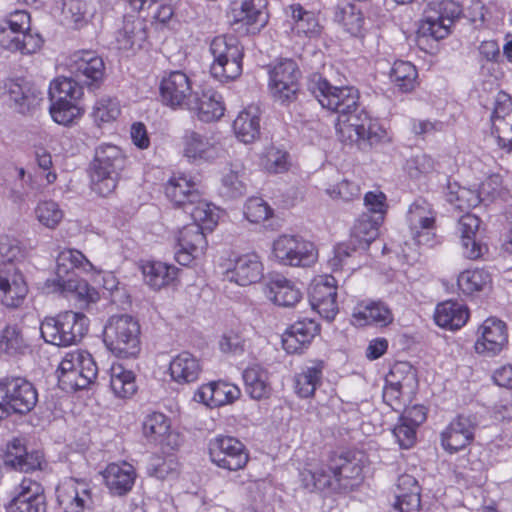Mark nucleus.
<instances>
[{
	"label": "nucleus",
	"mask_w": 512,
	"mask_h": 512,
	"mask_svg": "<svg viewBox=\"0 0 512 512\" xmlns=\"http://www.w3.org/2000/svg\"><path fill=\"white\" fill-rule=\"evenodd\" d=\"M88 318L79 312L65 311L41 322L40 332L46 343L70 346L78 343L88 331Z\"/></svg>",
	"instance_id": "obj_3"
},
{
	"label": "nucleus",
	"mask_w": 512,
	"mask_h": 512,
	"mask_svg": "<svg viewBox=\"0 0 512 512\" xmlns=\"http://www.w3.org/2000/svg\"><path fill=\"white\" fill-rule=\"evenodd\" d=\"M42 454L39 451L28 453L19 439H14L7 448L5 463L20 472H31L41 468Z\"/></svg>",
	"instance_id": "obj_32"
},
{
	"label": "nucleus",
	"mask_w": 512,
	"mask_h": 512,
	"mask_svg": "<svg viewBox=\"0 0 512 512\" xmlns=\"http://www.w3.org/2000/svg\"><path fill=\"white\" fill-rule=\"evenodd\" d=\"M458 287L465 294L484 290L491 283V275L484 269L466 270L458 277Z\"/></svg>",
	"instance_id": "obj_55"
},
{
	"label": "nucleus",
	"mask_w": 512,
	"mask_h": 512,
	"mask_svg": "<svg viewBox=\"0 0 512 512\" xmlns=\"http://www.w3.org/2000/svg\"><path fill=\"white\" fill-rule=\"evenodd\" d=\"M381 220L371 219L368 215H363L353 227L351 243L358 245L359 249L365 250L372 241L378 236V225Z\"/></svg>",
	"instance_id": "obj_53"
},
{
	"label": "nucleus",
	"mask_w": 512,
	"mask_h": 512,
	"mask_svg": "<svg viewBox=\"0 0 512 512\" xmlns=\"http://www.w3.org/2000/svg\"><path fill=\"white\" fill-rule=\"evenodd\" d=\"M213 56L211 75L221 82L234 80L242 73L243 48L233 35H220L210 43Z\"/></svg>",
	"instance_id": "obj_6"
},
{
	"label": "nucleus",
	"mask_w": 512,
	"mask_h": 512,
	"mask_svg": "<svg viewBox=\"0 0 512 512\" xmlns=\"http://www.w3.org/2000/svg\"><path fill=\"white\" fill-rule=\"evenodd\" d=\"M104 343L119 358L136 357L140 352V325L130 315H113L104 327Z\"/></svg>",
	"instance_id": "obj_2"
},
{
	"label": "nucleus",
	"mask_w": 512,
	"mask_h": 512,
	"mask_svg": "<svg viewBox=\"0 0 512 512\" xmlns=\"http://www.w3.org/2000/svg\"><path fill=\"white\" fill-rule=\"evenodd\" d=\"M193 95L191 81L184 72L173 71L161 80L160 96L167 106L187 108V102Z\"/></svg>",
	"instance_id": "obj_19"
},
{
	"label": "nucleus",
	"mask_w": 512,
	"mask_h": 512,
	"mask_svg": "<svg viewBox=\"0 0 512 512\" xmlns=\"http://www.w3.org/2000/svg\"><path fill=\"white\" fill-rule=\"evenodd\" d=\"M461 7L453 0L430 2L424 12L418 33L422 37L441 40L450 34L451 26L461 15Z\"/></svg>",
	"instance_id": "obj_9"
},
{
	"label": "nucleus",
	"mask_w": 512,
	"mask_h": 512,
	"mask_svg": "<svg viewBox=\"0 0 512 512\" xmlns=\"http://www.w3.org/2000/svg\"><path fill=\"white\" fill-rule=\"evenodd\" d=\"M203 230V227L199 224L191 223L179 231L175 259L180 265H189L193 260L204 255L207 240Z\"/></svg>",
	"instance_id": "obj_17"
},
{
	"label": "nucleus",
	"mask_w": 512,
	"mask_h": 512,
	"mask_svg": "<svg viewBox=\"0 0 512 512\" xmlns=\"http://www.w3.org/2000/svg\"><path fill=\"white\" fill-rule=\"evenodd\" d=\"M337 281L331 275H321L313 279L310 289V304L321 317L333 320L338 313Z\"/></svg>",
	"instance_id": "obj_15"
},
{
	"label": "nucleus",
	"mask_w": 512,
	"mask_h": 512,
	"mask_svg": "<svg viewBox=\"0 0 512 512\" xmlns=\"http://www.w3.org/2000/svg\"><path fill=\"white\" fill-rule=\"evenodd\" d=\"M334 473L329 470V463L326 466H321L315 470H307L302 473V481L304 486L313 491H323L331 489L335 491Z\"/></svg>",
	"instance_id": "obj_54"
},
{
	"label": "nucleus",
	"mask_w": 512,
	"mask_h": 512,
	"mask_svg": "<svg viewBox=\"0 0 512 512\" xmlns=\"http://www.w3.org/2000/svg\"><path fill=\"white\" fill-rule=\"evenodd\" d=\"M319 324L313 319L298 320L282 335L283 348L288 353H298L319 333Z\"/></svg>",
	"instance_id": "obj_27"
},
{
	"label": "nucleus",
	"mask_w": 512,
	"mask_h": 512,
	"mask_svg": "<svg viewBox=\"0 0 512 512\" xmlns=\"http://www.w3.org/2000/svg\"><path fill=\"white\" fill-rule=\"evenodd\" d=\"M187 109L195 113L199 120L212 122L224 115L225 106L222 96L214 89H204L195 92L187 102Z\"/></svg>",
	"instance_id": "obj_24"
},
{
	"label": "nucleus",
	"mask_w": 512,
	"mask_h": 512,
	"mask_svg": "<svg viewBox=\"0 0 512 512\" xmlns=\"http://www.w3.org/2000/svg\"><path fill=\"white\" fill-rule=\"evenodd\" d=\"M329 470L336 477L335 491L352 490L362 479V466L359 461L344 455L332 456L329 460Z\"/></svg>",
	"instance_id": "obj_25"
},
{
	"label": "nucleus",
	"mask_w": 512,
	"mask_h": 512,
	"mask_svg": "<svg viewBox=\"0 0 512 512\" xmlns=\"http://www.w3.org/2000/svg\"><path fill=\"white\" fill-rule=\"evenodd\" d=\"M167 197L184 210L188 203L198 199L199 192L194 182L186 176L180 175L171 178L166 186Z\"/></svg>",
	"instance_id": "obj_39"
},
{
	"label": "nucleus",
	"mask_w": 512,
	"mask_h": 512,
	"mask_svg": "<svg viewBox=\"0 0 512 512\" xmlns=\"http://www.w3.org/2000/svg\"><path fill=\"white\" fill-rule=\"evenodd\" d=\"M123 39H118L121 48L131 49L135 46H141L145 40L146 34L141 21H134L131 24H125L123 31L120 33Z\"/></svg>",
	"instance_id": "obj_63"
},
{
	"label": "nucleus",
	"mask_w": 512,
	"mask_h": 512,
	"mask_svg": "<svg viewBox=\"0 0 512 512\" xmlns=\"http://www.w3.org/2000/svg\"><path fill=\"white\" fill-rule=\"evenodd\" d=\"M264 266L256 253L237 256L226 270V278L240 286H249L263 278Z\"/></svg>",
	"instance_id": "obj_20"
},
{
	"label": "nucleus",
	"mask_w": 512,
	"mask_h": 512,
	"mask_svg": "<svg viewBox=\"0 0 512 512\" xmlns=\"http://www.w3.org/2000/svg\"><path fill=\"white\" fill-rule=\"evenodd\" d=\"M83 88L72 77H59L49 87L50 100L81 102Z\"/></svg>",
	"instance_id": "obj_50"
},
{
	"label": "nucleus",
	"mask_w": 512,
	"mask_h": 512,
	"mask_svg": "<svg viewBox=\"0 0 512 512\" xmlns=\"http://www.w3.org/2000/svg\"><path fill=\"white\" fill-rule=\"evenodd\" d=\"M143 436L150 443L163 444L170 435V420L160 412H152L143 420Z\"/></svg>",
	"instance_id": "obj_43"
},
{
	"label": "nucleus",
	"mask_w": 512,
	"mask_h": 512,
	"mask_svg": "<svg viewBox=\"0 0 512 512\" xmlns=\"http://www.w3.org/2000/svg\"><path fill=\"white\" fill-rule=\"evenodd\" d=\"M62 292L74 299L81 308L99 300L98 291L91 287L85 280L69 278L60 284Z\"/></svg>",
	"instance_id": "obj_46"
},
{
	"label": "nucleus",
	"mask_w": 512,
	"mask_h": 512,
	"mask_svg": "<svg viewBox=\"0 0 512 512\" xmlns=\"http://www.w3.org/2000/svg\"><path fill=\"white\" fill-rule=\"evenodd\" d=\"M68 71L79 84L97 88L103 81L105 65L96 52L84 50L73 53L67 62Z\"/></svg>",
	"instance_id": "obj_13"
},
{
	"label": "nucleus",
	"mask_w": 512,
	"mask_h": 512,
	"mask_svg": "<svg viewBox=\"0 0 512 512\" xmlns=\"http://www.w3.org/2000/svg\"><path fill=\"white\" fill-rule=\"evenodd\" d=\"M57 373L59 386L63 390L76 391L85 389L94 382L98 367L89 352L76 350L66 353Z\"/></svg>",
	"instance_id": "obj_5"
},
{
	"label": "nucleus",
	"mask_w": 512,
	"mask_h": 512,
	"mask_svg": "<svg viewBox=\"0 0 512 512\" xmlns=\"http://www.w3.org/2000/svg\"><path fill=\"white\" fill-rule=\"evenodd\" d=\"M407 224L416 245L433 247L439 243L436 233L437 211L426 199L418 198L409 206Z\"/></svg>",
	"instance_id": "obj_7"
},
{
	"label": "nucleus",
	"mask_w": 512,
	"mask_h": 512,
	"mask_svg": "<svg viewBox=\"0 0 512 512\" xmlns=\"http://www.w3.org/2000/svg\"><path fill=\"white\" fill-rule=\"evenodd\" d=\"M336 132L343 143L359 146L365 144L372 146L386 137V131L360 108L358 111L338 116Z\"/></svg>",
	"instance_id": "obj_4"
},
{
	"label": "nucleus",
	"mask_w": 512,
	"mask_h": 512,
	"mask_svg": "<svg viewBox=\"0 0 512 512\" xmlns=\"http://www.w3.org/2000/svg\"><path fill=\"white\" fill-rule=\"evenodd\" d=\"M37 498H46L43 486L36 480L31 478H23L12 491V497L9 502L21 501L30 502Z\"/></svg>",
	"instance_id": "obj_61"
},
{
	"label": "nucleus",
	"mask_w": 512,
	"mask_h": 512,
	"mask_svg": "<svg viewBox=\"0 0 512 512\" xmlns=\"http://www.w3.org/2000/svg\"><path fill=\"white\" fill-rule=\"evenodd\" d=\"M508 345V327L496 317L485 319L478 327L474 350L485 357L499 355Z\"/></svg>",
	"instance_id": "obj_14"
},
{
	"label": "nucleus",
	"mask_w": 512,
	"mask_h": 512,
	"mask_svg": "<svg viewBox=\"0 0 512 512\" xmlns=\"http://www.w3.org/2000/svg\"><path fill=\"white\" fill-rule=\"evenodd\" d=\"M184 212L189 214L193 219V223H197L203 229L212 230L219 220L220 210L214 204L201 198L188 203Z\"/></svg>",
	"instance_id": "obj_42"
},
{
	"label": "nucleus",
	"mask_w": 512,
	"mask_h": 512,
	"mask_svg": "<svg viewBox=\"0 0 512 512\" xmlns=\"http://www.w3.org/2000/svg\"><path fill=\"white\" fill-rule=\"evenodd\" d=\"M223 150L206 135L196 131H186L183 136V155L191 162H213Z\"/></svg>",
	"instance_id": "obj_21"
},
{
	"label": "nucleus",
	"mask_w": 512,
	"mask_h": 512,
	"mask_svg": "<svg viewBox=\"0 0 512 512\" xmlns=\"http://www.w3.org/2000/svg\"><path fill=\"white\" fill-rule=\"evenodd\" d=\"M417 78V69L411 62L403 60L394 62L390 71V79L400 91H412L416 87Z\"/></svg>",
	"instance_id": "obj_51"
},
{
	"label": "nucleus",
	"mask_w": 512,
	"mask_h": 512,
	"mask_svg": "<svg viewBox=\"0 0 512 512\" xmlns=\"http://www.w3.org/2000/svg\"><path fill=\"white\" fill-rule=\"evenodd\" d=\"M34 214L39 223L48 229H55L64 216L58 203L53 200L40 201L34 209Z\"/></svg>",
	"instance_id": "obj_57"
},
{
	"label": "nucleus",
	"mask_w": 512,
	"mask_h": 512,
	"mask_svg": "<svg viewBox=\"0 0 512 512\" xmlns=\"http://www.w3.org/2000/svg\"><path fill=\"white\" fill-rule=\"evenodd\" d=\"M110 388L119 398L131 397L136 392L135 376L131 370L113 363L109 370Z\"/></svg>",
	"instance_id": "obj_44"
},
{
	"label": "nucleus",
	"mask_w": 512,
	"mask_h": 512,
	"mask_svg": "<svg viewBox=\"0 0 512 512\" xmlns=\"http://www.w3.org/2000/svg\"><path fill=\"white\" fill-rule=\"evenodd\" d=\"M43 40L39 34L12 33L7 26L0 27V45L12 52L33 54L42 46Z\"/></svg>",
	"instance_id": "obj_33"
},
{
	"label": "nucleus",
	"mask_w": 512,
	"mask_h": 512,
	"mask_svg": "<svg viewBox=\"0 0 512 512\" xmlns=\"http://www.w3.org/2000/svg\"><path fill=\"white\" fill-rule=\"evenodd\" d=\"M323 375L322 362L313 363L306 366L302 372L295 376V392L302 398H308L314 395L315 390L321 384Z\"/></svg>",
	"instance_id": "obj_45"
},
{
	"label": "nucleus",
	"mask_w": 512,
	"mask_h": 512,
	"mask_svg": "<svg viewBox=\"0 0 512 512\" xmlns=\"http://www.w3.org/2000/svg\"><path fill=\"white\" fill-rule=\"evenodd\" d=\"M337 21L344 30L352 36L359 37L363 35L364 17L359 9L354 5L343 7L336 15Z\"/></svg>",
	"instance_id": "obj_59"
},
{
	"label": "nucleus",
	"mask_w": 512,
	"mask_h": 512,
	"mask_svg": "<svg viewBox=\"0 0 512 512\" xmlns=\"http://www.w3.org/2000/svg\"><path fill=\"white\" fill-rule=\"evenodd\" d=\"M468 318V309L454 301H445L438 304L434 313L436 324L449 330L461 328L466 324Z\"/></svg>",
	"instance_id": "obj_34"
},
{
	"label": "nucleus",
	"mask_w": 512,
	"mask_h": 512,
	"mask_svg": "<svg viewBox=\"0 0 512 512\" xmlns=\"http://www.w3.org/2000/svg\"><path fill=\"white\" fill-rule=\"evenodd\" d=\"M57 502L64 512H84L92 508V496L89 483L69 478L57 487Z\"/></svg>",
	"instance_id": "obj_16"
},
{
	"label": "nucleus",
	"mask_w": 512,
	"mask_h": 512,
	"mask_svg": "<svg viewBox=\"0 0 512 512\" xmlns=\"http://www.w3.org/2000/svg\"><path fill=\"white\" fill-rule=\"evenodd\" d=\"M475 427L470 416L455 417L440 434L442 448L450 454L465 449L474 440Z\"/></svg>",
	"instance_id": "obj_18"
},
{
	"label": "nucleus",
	"mask_w": 512,
	"mask_h": 512,
	"mask_svg": "<svg viewBox=\"0 0 512 512\" xmlns=\"http://www.w3.org/2000/svg\"><path fill=\"white\" fill-rule=\"evenodd\" d=\"M28 292L27 285L21 274L13 270L0 273V301L10 308L19 307L24 301Z\"/></svg>",
	"instance_id": "obj_31"
},
{
	"label": "nucleus",
	"mask_w": 512,
	"mask_h": 512,
	"mask_svg": "<svg viewBox=\"0 0 512 512\" xmlns=\"http://www.w3.org/2000/svg\"><path fill=\"white\" fill-rule=\"evenodd\" d=\"M272 253L281 265L291 267H310L318 259L313 243L291 235L279 236L273 243Z\"/></svg>",
	"instance_id": "obj_10"
},
{
	"label": "nucleus",
	"mask_w": 512,
	"mask_h": 512,
	"mask_svg": "<svg viewBox=\"0 0 512 512\" xmlns=\"http://www.w3.org/2000/svg\"><path fill=\"white\" fill-rule=\"evenodd\" d=\"M288 11L292 20L291 28L296 34L309 37L320 34L321 25L314 12L303 9L299 4L290 5Z\"/></svg>",
	"instance_id": "obj_41"
},
{
	"label": "nucleus",
	"mask_w": 512,
	"mask_h": 512,
	"mask_svg": "<svg viewBox=\"0 0 512 512\" xmlns=\"http://www.w3.org/2000/svg\"><path fill=\"white\" fill-rule=\"evenodd\" d=\"M8 94L16 109L22 114L35 108L40 101V92L24 81L11 80L8 84Z\"/></svg>",
	"instance_id": "obj_38"
},
{
	"label": "nucleus",
	"mask_w": 512,
	"mask_h": 512,
	"mask_svg": "<svg viewBox=\"0 0 512 512\" xmlns=\"http://www.w3.org/2000/svg\"><path fill=\"white\" fill-rule=\"evenodd\" d=\"M50 115L57 124L70 126L79 120L84 114V109L80 102L50 100Z\"/></svg>",
	"instance_id": "obj_48"
},
{
	"label": "nucleus",
	"mask_w": 512,
	"mask_h": 512,
	"mask_svg": "<svg viewBox=\"0 0 512 512\" xmlns=\"http://www.w3.org/2000/svg\"><path fill=\"white\" fill-rule=\"evenodd\" d=\"M265 296L281 307H293L301 301V290L290 280L276 276L271 278L264 288Z\"/></svg>",
	"instance_id": "obj_28"
},
{
	"label": "nucleus",
	"mask_w": 512,
	"mask_h": 512,
	"mask_svg": "<svg viewBox=\"0 0 512 512\" xmlns=\"http://www.w3.org/2000/svg\"><path fill=\"white\" fill-rule=\"evenodd\" d=\"M120 112V104L116 99L102 97L95 102L91 116L94 122L98 126H101L102 124L115 121L120 115Z\"/></svg>",
	"instance_id": "obj_58"
},
{
	"label": "nucleus",
	"mask_w": 512,
	"mask_h": 512,
	"mask_svg": "<svg viewBox=\"0 0 512 512\" xmlns=\"http://www.w3.org/2000/svg\"><path fill=\"white\" fill-rule=\"evenodd\" d=\"M244 214L251 223H260L269 219L273 210L263 199L254 197L247 200Z\"/></svg>",
	"instance_id": "obj_64"
},
{
	"label": "nucleus",
	"mask_w": 512,
	"mask_h": 512,
	"mask_svg": "<svg viewBox=\"0 0 512 512\" xmlns=\"http://www.w3.org/2000/svg\"><path fill=\"white\" fill-rule=\"evenodd\" d=\"M30 350L28 340L17 325L6 326L0 336V352L11 356L24 355Z\"/></svg>",
	"instance_id": "obj_47"
},
{
	"label": "nucleus",
	"mask_w": 512,
	"mask_h": 512,
	"mask_svg": "<svg viewBox=\"0 0 512 512\" xmlns=\"http://www.w3.org/2000/svg\"><path fill=\"white\" fill-rule=\"evenodd\" d=\"M269 91L281 104L296 100L299 91L300 71L295 61L282 59L269 69Z\"/></svg>",
	"instance_id": "obj_11"
},
{
	"label": "nucleus",
	"mask_w": 512,
	"mask_h": 512,
	"mask_svg": "<svg viewBox=\"0 0 512 512\" xmlns=\"http://www.w3.org/2000/svg\"><path fill=\"white\" fill-rule=\"evenodd\" d=\"M245 392L254 400L268 398L272 388L268 372L260 366L254 365L243 372Z\"/></svg>",
	"instance_id": "obj_36"
},
{
	"label": "nucleus",
	"mask_w": 512,
	"mask_h": 512,
	"mask_svg": "<svg viewBox=\"0 0 512 512\" xmlns=\"http://www.w3.org/2000/svg\"><path fill=\"white\" fill-rule=\"evenodd\" d=\"M446 199L460 210L476 207L481 201L480 196L469 189L457 187L456 185L452 186L450 184L448 185Z\"/></svg>",
	"instance_id": "obj_62"
},
{
	"label": "nucleus",
	"mask_w": 512,
	"mask_h": 512,
	"mask_svg": "<svg viewBox=\"0 0 512 512\" xmlns=\"http://www.w3.org/2000/svg\"><path fill=\"white\" fill-rule=\"evenodd\" d=\"M202 362L190 352H181L172 358L169 365L171 378L178 384H188L199 379Z\"/></svg>",
	"instance_id": "obj_30"
},
{
	"label": "nucleus",
	"mask_w": 512,
	"mask_h": 512,
	"mask_svg": "<svg viewBox=\"0 0 512 512\" xmlns=\"http://www.w3.org/2000/svg\"><path fill=\"white\" fill-rule=\"evenodd\" d=\"M4 385L12 412L24 414L34 408L38 395L29 381L21 377H13L6 379Z\"/></svg>",
	"instance_id": "obj_22"
},
{
	"label": "nucleus",
	"mask_w": 512,
	"mask_h": 512,
	"mask_svg": "<svg viewBox=\"0 0 512 512\" xmlns=\"http://www.w3.org/2000/svg\"><path fill=\"white\" fill-rule=\"evenodd\" d=\"M58 273H68L69 269L82 268L84 271L94 269L91 262L84 256L82 252L76 249H66L60 252L57 258Z\"/></svg>",
	"instance_id": "obj_60"
},
{
	"label": "nucleus",
	"mask_w": 512,
	"mask_h": 512,
	"mask_svg": "<svg viewBox=\"0 0 512 512\" xmlns=\"http://www.w3.org/2000/svg\"><path fill=\"white\" fill-rule=\"evenodd\" d=\"M105 486L114 496H124L132 490L136 479L134 467L127 463H111L102 473Z\"/></svg>",
	"instance_id": "obj_26"
},
{
	"label": "nucleus",
	"mask_w": 512,
	"mask_h": 512,
	"mask_svg": "<svg viewBox=\"0 0 512 512\" xmlns=\"http://www.w3.org/2000/svg\"><path fill=\"white\" fill-rule=\"evenodd\" d=\"M178 269L164 262L148 261L142 265L145 283L155 290L170 285L177 276Z\"/></svg>",
	"instance_id": "obj_37"
},
{
	"label": "nucleus",
	"mask_w": 512,
	"mask_h": 512,
	"mask_svg": "<svg viewBox=\"0 0 512 512\" xmlns=\"http://www.w3.org/2000/svg\"><path fill=\"white\" fill-rule=\"evenodd\" d=\"M125 164L126 157L118 146L101 144L97 147L92 164V190L103 197L113 193Z\"/></svg>",
	"instance_id": "obj_1"
},
{
	"label": "nucleus",
	"mask_w": 512,
	"mask_h": 512,
	"mask_svg": "<svg viewBox=\"0 0 512 512\" xmlns=\"http://www.w3.org/2000/svg\"><path fill=\"white\" fill-rule=\"evenodd\" d=\"M393 321L390 308L383 302H363L358 304L352 314V322L357 326H387Z\"/></svg>",
	"instance_id": "obj_29"
},
{
	"label": "nucleus",
	"mask_w": 512,
	"mask_h": 512,
	"mask_svg": "<svg viewBox=\"0 0 512 512\" xmlns=\"http://www.w3.org/2000/svg\"><path fill=\"white\" fill-rule=\"evenodd\" d=\"M240 396L238 386L225 381H213L200 386L194 394V400L209 407H220L232 404Z\"/></svg>",
	"instance_id": "obj_23"
},
{
	"label": "nucleus",
	"mask_w": 512,
	"mask_h": 512,
	"mask_svg": "<svg viewBox=\"0 0 512 512\" xmlns=\"http://www.w3.org/2000/svg\"><path fill=\"white\" fill-rule=\"evenodd\" d=\"M208 453L214 465L229 472L243 470L250 459L245 444L230 435L219 434L210 439Z\"/></svg>",
	"instance_id": "obj_8"
},
{
	"label": "nucleus",
	"mask_w": 512,
	"mask_h": 512,
	"mask_svg": "<svg viewBox=\"0 0 512 512\" xmlns=\"http://www.w3.org/2000/svg\"><path fill=\"white\" fill-rule=\"evenodd\" d=\"M313 93L323 108L336 112L339 116L359 109V94L353 87H336L319 77Z\"/></svg>",
	"instance_id": "obj_12"
},
{
	"label": "nucleus",
	"mask_w": 512,
	"mask_h": 512,
	"mask_svg": "<svg viewBox=\"0 0 512 512\" xmlns=\"http://www.w3.org/2000/svg\"><path fill=\"white\" fill-rule=\"evenodd\" d=\"M230 16L234 23L246 26H264L267 21L265 13L255 5L254 0H234L231 3Z\"/></svg>",
	"instance_id": "obj_40"
},
{
	"label": "nucleus",
	"mask_w": 512,
	"mask_h": 512,
	"mask_svg": "<svg viewBox=\"0 0 512 512\" xmlns=\"http://www.w3.org/2000/svg\"><path fill=\"white\" fill-rule=\"evenodd\" d=\"M88 6L83 0H63L61 22L70 28L78 29L88 22Z\"/></svg>",
	"instance_id": "obj_52"
},
{
	"label": "nucleus",
	"mask_w": 512,
	"mask_h": 512,
	"mask_svg": "<svg viewBox=\"0 0 512 512\" xmlns=\"http://www.w3.org/2000/svg\"><path fill=\"white\" fill-rule=\"evenodd\" d=\"M222 193L228 198H239L246 194L244 170L241 165L232 164L227 168L221 179Z\"/></svg>",
	"instance_id": "obj_49"
},
{
	"label": "nucleus",
	"mask_w": 512,
	"mask_h": 512,
	"mask_svg": "<svg viewBox=\"0 0 512 512\" xmlns=\"http://www.w3.org/2000/svg\"><path fill=\"white\" fill-rule=\"evenodd\" d=\"M236 137L243 143H252L260 135V111L249 106L241 111L233 122Z\"/></svg>",
	"instance_id": "obj_35"
},
{
	"label": "nucleus",
	"mask_w": 512,
	"mask_h": 512,
	"mask_svg": "<svg viewBox=\"0 0 512 512\" xmlns=\"http://www.w3.org/2000/svg\"><path fill=\"white\" fill-rule=\"evenodd\" d=\"M261 165L269 173H285L291 167L290 155L283 149L271 146L262 156Z\"/></svg>",
	"instance_id": "obj_56"
}]
</instances>
